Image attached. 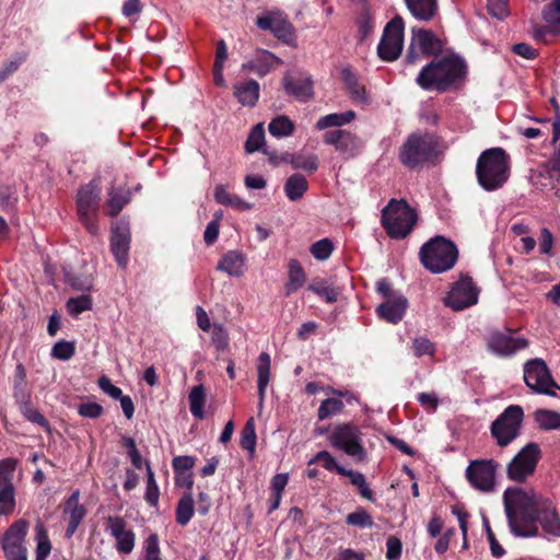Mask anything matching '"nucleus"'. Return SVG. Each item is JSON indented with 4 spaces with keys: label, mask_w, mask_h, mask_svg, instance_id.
Returning <instances> with one entry per match:
<instances>
[{
    "label": "nucleus",
    "mask_w": 560,
    "mask_h": 560,
    "mask_svg": "<svg viewBox=\"0 0 560 560\" xmlns=\"http://www.w3.org/2000/svg\"><path fill=\"white\" fill-rule=\"evenodd\" d=\"M467 73L464 59L455 55L434 58L419 72L416 81L423 90L446 92L463 85Z\"/></svg>",
    "instance_id": "nucleus-1"
},
{
    "label": "nucleus",
    "mask_w": 560,
    "mask_h": 560,
    "mask_svg": "<svg viewBox=\"0 0 560 560\" xmlns=\"http://www.w3.org/2000/svg\"><path fill=\"white\" fill-rule=\"evenodd\" d=\"M504 506L511 530L516 536L535 537L538 535V526L534 524V517L540 510L536 499L520 488L505 490Z\"/></svg>",
    "instance_id": "nucleus-2"
},
{
    "label": "nucleus",
    "mask_w": 560,
    "mask_h": 560,
    "mask_svg": "<svg viewBox=\"0 0 560 560\" xmlns=\"http://www.w3.org/2000/svg\"><path fill=\"white\" fill-rule=\"evenodd\" d=\"M445 149L446 145L438 135L415 132L400 147L399 159L405 166L415 170L434 163Z\"/></svg>",
    "instance_id": "nucleus-3"
},
{
    "label": "nucleus",
    "mask_w": 560,
    "mask_h": 560,
    "mask_svg": "<svg viewBox=\"0 0 560 560\" xmlns=\"http://www.w3.org/2000/svg\"><path fill=\"white\" fill-rule=\"evenodd\" d=\"M510 155L503 148L485 150L477 160L476 175L479 185L487 191L501 188L510 176Z\"/></svg>",
    "instance_id": "nucleus-4"
},
{
    "label": "nucleus",
    "mask_w": 560,
    "mask_h": 560,
    "mask_svg": "<svg viewBox=\"0 0 560 560\" xmlns=\"http://www.w3.org/2000/svg\"><path fill=\"white\" fill-rule=\"evenodd\" d=\"M419 256L425 269L441 273L454 267L458 259V250L452 241L438 235L422 245Z\"/></svg>",
    "instance_id": "nucleus-5"
},
{
    "label": "nucleus",
    "mask_w": 560,
    "mask_h": 560,
    "mask_svg": "<svg viewBox=\"0 0 560 560\" xmlns=\"http://www.w3.org/2000/svg\"><path fill=\"white\" fill-rule=\"evenodd\" d=\"M418 214L405 199H390L382 211V225L389 237L405 238L413 230Z\"/></svg>",
    "instance_id": "nucleus-6"
},
{
    "label": "nucleus",
    "mask_w": 560,
    "mask_h": 560,
    "mask_svg": "<svg viewBox=\"0 0 560 560\" xmlns=\"http://www.w3.org/2000/svg\"><path fill=\"white\" fill-rule=\"evenodd\" d=\"M100 206V187L95 180L82 186L77 194V212L80 222L91 235H98L97 214Z\"/></svg>",
    "instance_id": "nucleus-7"
},
{
    "label": "nucleus",
    "mask_w": 560,
    "mask_h": 560,
    "mask_svg": "<svg viewBox=\"0 0 560 560\" xmlns=\"http://www.w3.org/2000/svg\"><path fill=\"white\" fill-rule=\"evenodd\" d=\"M443 50V43L430 30L413 27L405 61L407 65H418L423 59L438 56Z\"/></svg>",
    "instance_id": "nucleus-8"
},
{
    "label": "nucleus",
    "mask_w": 560,
    "mask_h": 560,
    "mask_svg": "<svg viewBox=\"0 0 560 560\" xmlns=\"http://www.w3.org/2000/svg\"><path fill=\"white\" fill-rule=\"evenodd\" d=\"M523 418V409L520 406L511 405L492 422L491 435L499 446H508L520 435Z\"/></svg>",
    "instance_id": "nucleus-9"
},
{
    "label": "nucleus",
    "mask_w": 560,
    "mask_h": 560,
    "mask_svg": "<svg viewBox=\"0 0 560 560\" xmlns=\"http://www.w3.org/2000/svg\"><path fill=\"white\" fill-rule=\"evenodd\" d=\"M362 433L359 427L352 423H340L336 425L328 436L329 443L347 455L363 460L365 451L361 444Z\"/></svg>",
    "instance_id": "nucleus-10"
},
{
    "label": "nucleus",
    "mask_w": 560,
    "mask_h": 560,
    "mask_svg": "<svg viewBox=\"0 0 560 560\" xmlns=\"http://www.w3.org/2000/svg\"><path fill=\"white\" fill-rule=\"evenodd\" d=\"M524 381L538 394L557 397L556 390H560V386L553 381L547 364L541 359H533L525 364Z\"/></svg>",
    "instance_id": "nucleus-11"
},
{
    "label": "nucleus",
    "mask_w": 560,
    "mask_h": 560,
    "mask_svg": "<svg viewBox=\"0 0 560 560\" xmlns=\"http://www.w3.org/2000/svg\"><path fill=\"white\" fill-rule=\"evenodd\" d=\"M405 22L400 15L393 18L386 25L377 46V54L384 61L398 59L404 46Z\"/></svg>",
    "instance_id": "nucleus-12"
},
{
    "label": "nucleus",
    "mask_w": 560,
    "mask_h": 560,
    "mask_svg": "<svg viewBox=\"0 0 560 560\" xmlns=\"http://www.w3.org/2000/svg\"><path fill=\"white\" fill-rule=\"evenodd\" d=\"M541 457V451L537 443L525 445L509 463L506 468L508 477L513 481L522 482L535 472L536 466Z\"/></svg>",
    "instance_id": "nucleus-13"
},
{
    "label": "nucleus",
    "mask_w": 560,
    "mask_h": 560,
    "mask_svg": "<svg viewBox=\"0 0 560 560\" xmlns=\"http://www.w3.org/2000/svg\"><path fill=\"white\" fill-rule=\"evenodd\" d=\"M28 526V522L21 518L13 522L5 530L2 539V549L7 560H27V551L24 541Z\"/></svg>",
    "instance_id": "nucleus-14"
},
{
    "label": "nucleus",
    "mask_w": 560,
    "mask_h": 560,
    "mask_svg": "<svg viewBox=\"0 0 560 560\" xmlns=\"http://www.w3.org/2000/svg\"><path fill=\"white\" fill-rule=\"evenodd\" d=\"M499 464L494 459L471 460L466 468V478L477 490L490 492L495 486V472Z\"/></svg>",
    "instance_id": "nucleus-15"
},
{
    "label": "nucleus",
    "mask_w": 560,
    "mask_h": 560,
    "mask_svg": "<svg viewBox=\"0 0 560 560\" xmlns=\"http://www.w3.org/2000/svg\"><path fill=\"white\" fill-rule=\"evenodd\" d=\"M479 290L472 279L462 276L452 287L448 295L444 298V304L453 311H462L478 302Z\"/></svg>",
    "instance_id": "nucleus-16"
},
{
    "label": "nucleus",
    "mask_w": 560,
    "mask_h": 560,
    "mask_svg": "<svg viewBox=\"0 0 560 560\" xmlns=\"http://www.w3.org/2000/svg\"><path fill=\"white\" fill-rule=\"evenodd\" d=\"M18 460L9 457L0 460V516L11 515L15 510L13 472Z\"/></svg>",
    "instance_id": "nucleus-17"
},
{
    "label": "nucleus",
    "mask_w": 560,
    "mask_h": 560,
    "mask_svg": "<svg viewBox=\"0 0 560 560\" xmlns=\"http://www.w3.org/2000/svg\"><path fill=\"white\" fill-rule=\"evenodd\" d=\"M511 334V329H508L506 332L491 331L487 338L488 350L499 357H510L528 347L529 342L526 338H514Z\"/></svg>",
    "instance_id": "nucleus-18"
},
{
    "label": "nucleus",
    "mask_w": 560,
    "mask_h": 560,
    "mask_svg": "<svg viewBox=\"0 0 560 560\" xmlns=\"http://www.w3.org/2000/svg\"><path fill=\"white\" fill-rule=\"evenodd\" d=\"M323 141L326 144L332 145L346 160L355 158L361 148L358 136L345 129L327 131L323 137Z\"/></svg>",
    "instance_id": "nucleus-19"
},
{
    "label": "nucleus",
    "mask_w": 560,
    "mask_h": 560,
    "mask_svg": "<svg viewBox=\"0 0 560 560\" xmlns=\"http://www.w3.org/2000/svg\"><path fill=\"white\" fill-rule=\"evenodd\" d=\"M105 528L116 540V549L119 553L129 555L136 544V535L127 527V522L121 516H108L105 518Z\"/></svg>",
    "instance_id": "nucleus-20"
},
{
    "label": "nucleus",
    "mask_w": 560,
    "mask_h": 560,
    "mask_svg": "<svg viewBox=\"0 0 560 560\" xmlns=\"http://www.w3.org/2000/svg\"><path fill=\"white\" fill-rule=\"evenodd\" d=\"M259 28L270 31L278 39L288 43L294 36V27L282 13H270L256 21Z\"/></svg>",
    "instance_id": "nucleus-21"
},
{
    "label": "nucleus",
    "mask_w": 560,
    "mask_h": 560,
    "mask_svg": "<svg viewBox=\"0 0 560 560\" xmlns=\"http://www.w3.org/2000/svg\"><path fill=\"white\" fill-rule=\"evenodd\" d=\"M130 230L128 224L116 223L112 226L110 250L117 264L125 268L128 262Z\"/></svg>",
    "instance_id": "nucleus-22"
},
{
    "label": "nucleus",
    "mask_w": 560,
    "mask_h": 560,
    "mask_svg": "<svg viewBox=\"0 0 560 560\" xmlns=\"http://www.w3.org/2000/svg\"><path fill=\"white\" fill-rule=\"evenodd\" d=\"M80 490H74L65 502L63 514L68 515V526L66 537L71 538L78 529V526L86 515V509L80 504Z\"/></svg>",
    "instance_id": "nucleus-23"
},
{
    "label": "nucleus",
    "mask_w": 560,
    "mask_h": 560,
    "mask_svg": "<svg viewBox=\"0 0 560 560\" xmlns=\"http://www.w3.org/2000/svg\"><path fill=\"white\" fill-rule=\"evenodd\" d=\"M539 522L545 533L560 537V515L549 501L541 503L540 510L534 517V524Z\"/></svg>",
    "instance_id": "nucleus-24"
},
{
    "label": "nucleus",
    "mask_w": 560,
    "mask_h": 560,
    "mask_svg": "<svg viewBox=\"0 0 560 560\" xmlns=\"http://www.w3.org/2000/svg\"><path fill=\"white\" fill-rule=\"evenodd\" d=\"M283 88L287 94L299 101L307 102L313 97V82L310 78L294 79L287 74L283 78Z\"/></svg>",
    "instance_id": "nucleus-25"
},
{
    "label": "nucleus",
    "mask_w": 560,
    "mask_h": 560,
    "mask_svg": "<svg viewBox=\"0 0 560 560\" xmlns=\"http://www.w3.org/2000/svg\"><path fill=\"white\" fill-rule=\"evenodd\" d=\"M260 86L255 80H247L233 85V95L243 106L254 107L259 98Z\"/></svg>",
    "instance_id": "nucleus-26"
},
{
    "label": "nucleus",
    "mask_w": 560,
    "mask_h": 560,
    "mask_svg": "<svg viewBox=\"0 0 560 560\" xmlns=\"http://www.w3.org/2000/svg\"><path fill=\"white\" fill-rule=\"evenodd\" d=\"M407 307V300L402 296L397 299H387L377 307L378 316L389 323H398Z\"/></svg>",
    "instance_id": "nucleus-27"
},
{
    "label": "nucleus",
    "mask_w": 560,
    "mask_h": 560,
    "mask_svg": "<svg viewBox=\"0 0 560 560\" xmlns=\"http://www.w3.org/2000/svg\"><path fill=\"white\" fill-rule=\"evenodd\" d=\"M131 191L127 188L112 187L108 191V199L104 205V212L108 217H116L122 208L130 202Z\"/></svg>",
    "instance_id": "nucleus-28"
},
{
    "label": "nucleus",
    "mask_w": 560,
    "mask_h": 560,
    "mask_svg": "<svg viewBox=\"0 0 560 560\" xmlns=\"http://www.w3.org/2000/svg\"><path fill=\"white\" fill-rule=\"evenodd\" d=\"M278 61V58L273 54L267 50H261L254 59L243 63L242 69L248 72H255L259 77H264L272 70L275 63Z\"/></svg>",
    "instance_id": "nucleus-29"
},
{
    "label": "nucleus",
    "mask_w": 560,
    "mask_h": 560,
    "mask_svg": "<svg viewBox=\"0 0 560 560\" xmlns=\"http://www.w3.org/2000/svg\"><path fill=\"white\" fill-rule=\"evenodd\" d=\"M409 12L418 21H431L439 11L438 0H405Z\"/></svg>",
    "instance_id": "nucleus-30"
},
{
    "label": "nucleus",
    "mask_w": 560,
    "mask_h": 560,
    "mask_svg": "<svg viewBox=\"0 0 560 560\" xmlns=\"http://www.w3.org/2000/svg\"><path fill=\"white\" fill-rule=\"evenodd\" d=\"M306 282V273L298 259L288 262V280L284 283V295L290 296L300 290Z\"/></svg>",
    "instance_id": "nucleus-31"
},
{
    "label": "nucleus",
    "mask_w": 560,
    "mask_h": 560,
    "mask_svg": "<svg viewBox=\"0 0 560 560\" xmlns=\"http://www.w3.org/2000/svg\"><path fill=\"white\" fill-rule=\"evenodd\" d=\"M341 79L346 85L350 97L358 103H368L369 95L366 93L365 86L360 84L357 75L352 72L350 67H345L341 70Z\"/></svg>",
    "instance_id": "nucleus-32"
},
{
    "label": "nucleus",
    "mask_w": 560,
    "mask_h": 560,
    "mask_svg": "<svg viewBox=\"0 0 560 560\" xmlns=\"http://www.w3.org/2000/svg\"><path fill=\"white\" fill-rule=\"evenodd\" d=\"M244 257L234 250L226 253L219 261L218 269L232 277H241L244 272Z\"/></svg>",
    "instance_id": "nucleus-33"
},
{
    "label": "nucleus",
    "mask_w": 560,
    "mask_h": 560,
    "mask_svg": "<svg viewBox=\"0 0 560 560\" xmlns=\"http://www.w3.org/2000/svg\"><path fill=\"white\" fill-rule=\"evenodd\" d=\"M257 374L259 405L261 406L265 399L266 388L270 381V355L267 352L259 354Z\"/></svg>",
    "instance_id": "nucleus-34"
},
{
    "label": "nucleus",
    "mask_w": 560,
    "mask_h": 560,
    "mask_svg": "<svg viewBox=\"0 0 560 560\" xmlns=\"http://www.w3.org/2000/svg\"><path fill=\"white\" fill-rule=\"evenodd\" d=\"M281 161L283 163H290L293 168H301L308 173H313L318 168V160L314 154L302 155L284 153L281 155Z\"/></svg>",
    "instance_id": "nucleus-35"
},
{
    "label": "nucleus",
    "mask_w": 560,
    "mask_h": 560,
    "mask_svg": "<svg viewBox=\"0 0 560 560\" xmlns=\"http://www.w3.org/2000/svg\"><path fill=\"white\" fill-rule=\"evenodd\" d=\"M355 118V113L353 110H348L345 113H334L328 114L323 117H320L316 121V129L317 130H325L330 127H341L343 125H347L351 122Z\"/></svg>",
    "instance_id": "nucleus-36"
},
{
    "label": "nucleus",
    "mask_w": 560,
    "mask_h": 560,
    "mask_svg": "<svg viewBox=\"0 0 560 560\" xmlns=\"http://www.w3.org/2000/svg\"><path fill=\"white\" fill-rule=\"evenodd\" d=\"M308 188L306 178L301 174L291 175L284 185V191L287 197L292 200L301 199Z\"/></svg>",
    "instance_id": "nucleus-37"
},
{
    "label": "nucleus",
    "mask_w": 560,
    "mask_h": 560,
    "mask_svg": "<svg viewBox=\"0 0 560 560\" xmlns=\"http://www.w3.org/2000/svg\"><path fill=\"white\" fill-rule=\"evenodd\" d=\"M188 400L191 415L197 419H203L206 404V389L203 385L194 386L189 392Z\"/></svg>",
    "instance_id": "nucleus-38"
},
{
    "label": "nucleus",
    "mask_w": 560,
    "mask_h": 560,
    "mask_svg": "<svg viewBox=\"0 0 560 560\" xmlns=\"http://www.w3.org/2000/svg\"><path fill=\"white\" fill-rule=\"evenodd\" d=\"M338 474L349 477L351 483L358 488L361 497H363L364 499H366L369 501L375 500L374 493L370 489L363 474H361L359 471H354V470H348L346 468H338Z\"/></svg>",
    "instance_id": "nucleus-39"
},
{
    "label": "nucleus",
    "mask_w": 560,
    "mask_h": 560,
    "mask_svg": "<svg viewBox=\"0 0 560 560\" xmlns=\"http://www.w3.org/2000/svg\"><path fill=\"white\" fill-rule=\"evenodd\" d=\"M194 511L192 494L191 492H186L177 503L175 511L176 522L182 526L187 525L194 515Z\"/></svg>",
    "instance_id": "nucleus-40"
},
{
    "label": "nucleus",
    "mask_w": 560,
    "mask_h": 560,
    "mask_svg": "<svg viewBox=\"0 0 560 560\" xmlns=\"http://www.w3.org/2000/svg\"><path fill=\"white\" fill-rule=\"evenodd\" d=\"M293 121L285 115L273 118L268 126L270 135L276 138L289 137L294 132Z\"/></svg>",
    "instance_id": "nucleus-41"
},
{
    "label": "nucleus",
    "mask_w": 560,
    "mask_h": 560,
    "mask_svg": "<svg viewBox=\"0 0 560 560\" xmlns=\"http://www.w3.org/2000/svg\"><path fill=\"white\" fill-rule=\"evenodd\" d=\"M535 421L541 430H560V413L553 410L539 409L535 412Z\"/></svg>",
    "instance_id": "nucleus-42"
},
{
    "label": "nucleus",
    "mask_w": 560,
    "mask_h": 560,
    "mask_svg": "<svg viewBox=\"0 0 560 560\" xmlns=\"http://www.w3.org/2000/svg\"><path fill=\"white\" fill-rule=\"evenodd\" d=\"M35 532V539L37 541L36 560H46L50 553L51 545L45 525L42 522H37Z\"/></svg>",
    "instance_id": "nucleus-43"
},
{
    "label": "nucleus",
    "mask_w": 560,
    "mask_h": 560,
    "mask_svg": "<svg viewBox=\"0 0 560 560\" xmlns=\"http://www.w3.org/2000/svg\"><path fill=\"white\" fill-rule=\"evenodd\" d=\"M542 18L552 34H560V0H552L546 5Z\"/></svg>",
    "instance_id": "nucleus-44"
},
{
    "label": "nucleus",
    "mask_w": 560,
    "mask_h": 560,
    "mask_svg": "<svg viewBox=\"0 0 560 560\" xmlns=\"http://www.w3.org/2000/svg\"><path fill=\"white\" fill-rule=\"evenodd\" d=\"M256 439L255 421L254 418H249L242 429L240 445L253 455L255 453Z\"/></svg>",
    "instance_id": "nucleus-45"
},
{
    "label": "nucleus",
    "mask_w": 560,
    "mask_h": 560,
    "mask_svg": "<svg viewBox=\"0 0 560 560\" xmlns=\"http://www.w3.org/2000/svg\"><path fill=\"white\" fill-rule=\"evenodd\" d=\"M147 467V489H145V501L151 506H158L159 498H160V490L156 485L154 472L151 469L150 463H145Z\"/></svg>",
    "instance_id": "nucleus-46"
},
{
    "label": "nucleus",
    "mask_w": 560,
    "mask_h": 560,
    "mask_svg": "<svg viewBox=\"0 0 560 560\" xmlns=\"http://www.w3.org/2000/svg\"><path fill=\"white\" fill-rule=\"evenodd\" d=\"M345 408V404L342 400L337 398H327L324 399L318 408V419L325 420L328 419L339 412Z\"/></svg>",
    "instance_id": "nucleus-47"
},
{
    "label": "nucleus",
    "mask_w": 560,
    "mask_h": 560,
    "mask_svg": "<svg viewBox=\"0 0 560 560\" xmlns=\"http://www.w3.org/2000/svg\"><path fill=\"white\" fill-rule=\"evenodd\" d=\"M265 141V129L261 124L256 125L247 137L245 142V150L247 153H253L261 149Z\"/></svg>",
    "instance_id": "nucleus-48"
},
{
    "label": "nucleus",
    "mask_w": 560,
    "mask_h": 560,
    "mask_svg": "<svg viewBox=\"0 0 560 560\" xmlns=\"http://www.w3.org/2000/svg\"><path fill=\"white\" fill-rule=\"evenodd\" d=\"M92 299L89 294H82L78 298H70L67 301V310L72 316H78L84 311L92 308Z\"/></svg>",
    "instance_id": "nucleus-49"
},
{
    "label": "nucleus",
    "mask_w": 560,
    "mask_h": 560,
    "mask_svg": "<svg viewBox=\"0 0 560 560\" xmlns=\"http://www.w3.org/2000/svg\"><path fill=\"white\" fill-rule=\"evenodd\" d=\"M348 525L357 526L360 528H371L374 523L372 516L362 508L357 509L346 517Z\"/></svg>",
    "instance_id": "nucleus-50"
},
{
    "label": "nucleus",
    "mask_w": 560,
    "mask_h": 560,
    "mask_svg": "<svg viewBox=\"0 0 560 560\" xmlns=\"http://www.w3.org/2000/svg\"><path fill=\"white\" fill-rule=\"evenodd\" d=\"M332 250L334 244L329 238H322L315 242L310 248L311 254L317 260L328 259Z\"/></svg>",
    "instance_id": "nucleus-51"
},
{
    "label": "nucleus",
    "mask_w": 560,
    "mask_h": 560,
    "mask_svg": "<svg viewBox=\"0 0 560 560\" xmlns=\"http://www.w3.org/2000/svg\"><path fill=\"white\" fill-rule=\"evenodd\" d=\"M310 291L324 298L328 303H334L338 299V292L335 288L328 285L324 281L315 282L308 285Z\"/></svg>",
    "instance_id": "nucleus-52"
},
{
    "label": "nucleus",
    "mask_w": 560,
    "mask_h": 560,
    "mask_svg": "<svg viewBox=\"0 0 560 560\" xmlns=\"http://www.w3.org/2000/svg\"><path fill=\"white\" fill-rule=\"evenodd\" d=\"M211 330V341L219 351H224L229 347V335L221 324H213Z\"/></svg>",
    "instance_id": "nucleus-53"
},
{
    "label": "nucleus",
    "mask_w": 560,
    "mask_h": 560,
    "mask_svg": "<svg viewBox=\"0 0 560 560\" xmlns=\"http://www.w3.org/2000/svg\"><path fill=\"white\" fill-rule=\"evenodd\" d=\"M23 416L31 422L36 423L43 428L49 429V422L44 415L36 408H33L31 402L21 408Z\"/></svg>",
    "instance_id": "nucleus-54"
},
{
    "label": "nucleus",
    "mask_w": 560,
    "mask_h": 560,
    "mask_svg": "<svg viewBox=\"0 0 560 560\" xmlns=\"http://www.w3.org/2000/svg\"><path fill=\"white\" fill-rule=\"evenodd\" d=\"M314 463H320L322 466L331 471L335 470L338 474V468H343L342 466H339L336 463V459L332 457V455L327 451H320L318 452L310 462L308 465H312Z\"/></svg>",
    "instance_id": "nucleus-55"
},
{
    "label": "nucleus",
    "mask_w": 560,
    "mask_h": 560,
    "mask_svg": "<svg viewBox=\"0 0 560 560\" xmlns=\"http://www.w3.org/2000/svg\"><path fill=\"white\" fill-rule=\"evenodd\" d=\"M74 354V345L69 341H58L51 350V355L60 360H69Z\"/></svg>",
    "instance_id": "nucleus-56"
},
{
    "label": "nucleus",
    "mask_w": 560,
    "mask_h": 560,
    "mask_svg": "<svg viewBox=\"0 0 560 560\" xmlns=\"http://www.w3.org/2000/svg\"><path fill=\"white\" fill-rule=\"evenodd\" d=\"M373 16L369 8L364 7L358 16L359 32L362 38H365L372 31Z\"/></svg>",
    "instance_id": "nucleus-57"
},
{
    "label": "nucleus",
    "mask_w": 560,
    "mask_h": 560,
    "mask_svg": "<svg viewBox=\"0 0 560 560\" xmlns=\"http://www.w3.org/2000/svg\"><path fill=\"white\" fill-rule=\"evenodd\" d=\"M103 411V407L97 402H83L78 406V413L84 418L96 419Z\"/></svg>",
    "instance_id": "nucleus-58"
},
{
    "label": "nucleus",
    "mask_w": 560,
    "mask_h": 560,
    "mask_svg": "<svg viewBox=\"0 0 560 560\" xmlns=\"http://www.w3.org/2000/svg\"><path fill=\"white\" fill-rule=\"evenodd\" d=\"M508 1L509 0H488L487 8L489 13L500 20L508 16Z\"/></svg>",
    "instance_id": "nucleus-59"
},
{
    "label": "nucleus",
    "mask_w": 560,
    "mask_h": 560,
    "mask_svg": "<svg viewBox=\"0 0 560 560\" xmlns=\"http://www.w3.org/2000/svg\"><path fill=\"white\" fill-rule=\"evenodd\" d=\"M145 560H161L159 538L156 534H151L145 539Z\"/></svg>",
    "instance_id": "nucleus-60"
},
{
    "label": "nucleus",
    "mask_w": 560,
    "mask_h": 560,
    "mask_svg": "<svg viewBox=\"0 0 560 560\" xmlns=\"http://www.w3.org/2000/svg\"><path fill=\"white\" fill-rule=\"evenodd\" d=\"M413 350L417 357H421L424 354H433L434 353V345L428 338H417L413 340Z\"/></svg>",
    "instance_id": "nucleus-61"
},
{
    "label": "nucleus",
    "mask_w": 560,
    "mask_h": 560,
    "mask_svg": "<svg viewBox=\"0 0 560 560\" xmlns=\"http://www.w3.org/2000/svg\"><path fill=\"white\" fill-rule=\"evenodd\" d=\"M553 246L552 233L547 228H542L539 237V250L541 254L550 255Z\"/></svg>",
    "instance_id": "nucleus-62"
},
{
    "label": "nucleus",
    "mask_w": 560,
    "mask_h": 560,
    "mask_svg": "<svg viewBox=\"0 0 560 560\" xmlns=\"http://www.w3.org/2000/svg\"><path fill=\"white\" fill-rule=\"evenodd\" d=\"M419 404L429 411H434L439 406V397L435 393H420L417 397Z\"/></svg>",
    "instance_id": "nucleus-63"
},
{
    "label": "nucleus",
    "mask_w": 560,
    "mask_h": 560,
    "mask_svg": "<svg viewBox=\"0 0 560 560\" xmlns=\"http://www.w3.org/2000/svg\"><path fill=\"white\" fill-rule=\"evenodd\" d=\"M100 388L114 399H118L121 396V389L115 386L112 381L103 375L98 378Z\"/></svg>",
    "instance_id": "nucleus-64"
}]
</instances>
